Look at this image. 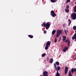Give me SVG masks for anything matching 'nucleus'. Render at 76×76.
I'll return each instance as SVG.
<instances>
[{"mask_svg":"<svg viewBox=\"0 0 76 76\" xmlns=\"http://www.w3.org/2000/svg\"><path fill=\"white\" fill-rule=\"evenodd\" d=\"M65 42H68V45H69L70 44V42L69 40L66 39L65 41Z\"/></svg>","mask_w":76,"mask_h":76,"instance_id":"2eb2a0df","label":"nucleus"},{"mask_svg":"<svg viewBox=\"0 0 76 76\" xmlns=\"http://www.w3.org/2000/svg\"><path fill=\"white\" fill-rule=\"evenodd\" d=\"M72 39H75V41H76V33L75 34L74 37L72 38Z\"/></svg>","mask_w":76,"mask_h":76,"instance_id":"0eeeda50","label":"nucleus"},{"mask_svg":"<svg viewBox=\"0 0 76 76\" xmlns=\"http://www.w3.org/2000/svg\"><path fill=\"white\" fill-rule=\"evenodd\" d=\"M41 76H43L42 75H41Z\"/></svg>","mask_w":76,"mask_h":76,"instance_id":"e433bc0d","label":"nucleus"},{"mask_svg":"<svg viewBox=\"0 0 76 76\" xmlns=\"http://www.w3.org/2000/svg\"><path fill=\"white\" fill-rule=\"evenodd\" d=\"M45 23H43L42 24V26H43L44 27H45Z\"/></svg>","mask_w":76,"mask_h":76,"instance_id":"412c9836","label":"nucleus"},{"mask_svg":"<svg viewBox=\"0 0 76 76\" xmlns=\"http://www.w3.org/2000/svg\"><path fill=\"white\" fill-rule=\"evenodd\" d=\"M51 2L52 3H55L57 1V0H50Z\"/></svg>","mask_w":76,"mask_h":76,"instance_id":"f8f14e48","label":"nucleus"},{"mask_svg":"<svg viewBox=\"0 0 76 76\" xmlns=\"http://www.w3.org/2000/svg\"><path fill=\"white\" fill-rule=\"evenodd\" d=\"M60 67L58 66L57 68V70L58 71L60 70Z\"/></svg>","mask_w":76,"mask_h":76,"instance_id":"bb28decb","label":"nucleus"},{"mask_svg":"<svg viewBox=\"0 0 76 76\" xmlns=\"http://www.w3.org/2000/svg\"><path fill=\"white\" fill-rule=\"evenodd\" d=\"M69 76H72V72L71 71H69Z\"/></svg>","mask_w":76,"mask_h":76,"instance_id":"dca6fc26","label":"nucleus"},{"mask_svg":"<svg viewBox=\"0 0 76 76\" xmlns=\"http://www.w3.org/2000/svg\"><path fill=\"white\" fill-rule=\"evenodd\" d=\"M54 67H55V68H56V69L57 67H56V64H54Z\"/></svg>","mask_w":76,"mask_h":76,"instance_id":"2f4dec72","label":"nucleus"},{"mask_svg":"<svg viewBox=\"0 0 76 76\" xmlns=\"http://www.w3.org/2000/svg\"><path fill=\"white\" fill-rule=\"evenodd\" d=\"M68 26H70V23H71V20L70 19H69L68 20Z\"/></svg>","mask_w":76,"mask_h":76,"instance_id":"9d476101","label":"nucleus"},{"mask_svg":"<svg viewBox=\"0 0 76 76\" xmlns=\"http://www.w3.org/2000/svg\"><path fill=\"white\" fill-rule=\"evenodd\" d=\"M71 72L72 73H73L74 72H76V69L75 68L74 69H73V68H72L71 69Z\"/></svg>","mask_w":76,"mask_h":76,"instance_id":"1a4fd4ad","label":"nucleus"},{"mask_svg":"<svg viewBox=\"0 0 76 76\" xmlns=\"http://www.w3.org/2000/svg\"><path fill=\"white\" fill-rule=\"evenodd\" d=\"M59 39H61V37H60L59 38Z\"/></svg>","mask_w":76,"mask_h":76,"instance_id":"c9c22d12","label":"nucleus"},{"mask_svg":"<svg viewBox=\"0 0 76 76\" xmlns=\"http://www.w3.org/2000/svg\"><path fill=\"white\" fill-rule=\"evenodd\" d=\"M56 30H53L52 32V34H53V35H54L55 33H56Z\"/></svg>","mask_w":76,"mask_h":76,"instance_id":"4468645a","label":"nucleus"},{"mask_svg":"<svg viewBox=\"0 0 76 76\" xmlns=\"http://www.w3.org/2000/svg\"><path fill=\"white\" fill-rule=\"evenodd\" d=\"M65 12H66V13H69V10L68 9H65Z\"/></svg>","mask_w":76,"mask_h":76,"instance_id":"ddd939ff","label":"nucleus"},{"mask_svg":"<svg viewBox=\"0 0 76 76\" xmlns=\"http://www.w3.org/2000/svg\"><path fill=\"white\" fill-rule=\"evenodd\" d=\"M50 41L46 43V45L48 46H49V45H50Z\"/></svg>","mask_w":76,"mask_h":76,"instance_id":"9b49d317","label":"nucleus"},{"mask_svg":"<svg viewBox=\"0 0 76 76\" xmlns=\"http://www.w3.org/2000/svg\"><path fill=\"white\" fill-rule=\"evenodd\" d=\"M73 29H74V30H75L76 29V26H74L73 27Z\"/></svg>","mask_w":76,"mask_h":76,"instance_id":"cd10ccee","label":"nucleus"},{"mask_svg":"<svg viewBox=\"0 0 76 76\" xmlns=\"http://www.w3.org/2000/svg\"><path fill=\"white\" fill-rule=\"evenodd\" d=\"M70 0H67L66 1V3L67 4L69 2H70Z\"/></svg>","mask_w":76,"mask_h":76,"instance_id":"5701e85b","label":"nucleus"},{"mask_svg":"<svg viewBox=\"0 0 76 76\" xmlns=\"http://www.w3.org/2000/svg\"><path fill=\"white\" fill-rule=\"evenodd\" d=\"M71 17L73 20H75L76 19V13H73L71 15Z\"/></svg>","mask_w":76,"mask_h":76,"instance_id":"f03ea898","label":"nucleus"},{"mask_svg":"<svg viewBox=\"0 0 76 76\" xmlns=\"http://www.w3.org/2000/svg\"><path fill=\"white\" fill-rule=\"evenodd\" d=\"M67 72H68V67H66L65 69V75H66V74L67 73Z\"/></svg>","mask_w":76,"mask_h":76,"instance_id":"39448f33","label":"nucleus"},{"mask_svg":"<svg viewBox=\"0 0 76 76\" xmlns=\"http://www.w3.org/2000/svg\"><path fill=\"white\" fill-rule=\"evenodd\" d=\"M28 37H29L30 38H32L33 37V36L32 35H28Z\"/></svg>","mask_w":76,"mask_h":76,"instance_id":"6ab92c4d","label":"nucleus"},{"mask_svg":"<svg viewBox=\"0 0 76 76\" xmlns=\"http://www.w3.org/2000/svg\"><path fill=\"white\" fill-rule=\"evenodd\" d=\"M64 48L65 50H67L68 49V47H65Z\"/></svg>","mask_w":76,"mask_h":76,"instance_id":"473e14b6","label":"nucleus"},{"mask_svg":"<svg viewBox=\"0 0 76 76\" xmlns=\"http://www.w3.org/2000/svg\"><path fill=\"white\" fill-rule=\"evenodd\" d=\"M51 15L53 17H55L57 15L56 13H54V11L52 10L51 12Z\"/></svg>","mask_w":76,"mask_h":76,"instance_id":"20e7f679","label":"nucleus"},{"mask_svg":"<svg viewBox=\"0 0 76 76\" xmlns=\"http://www.w3.org/2000/svg\"><path fill=\"white\" fill-rule=\"evenodd\" d=\"M65 31V32L66 33V34H67V32H68L67 30H64Z\"/></svg>","mask_w":76,"mask_h":76,"instance_id":"c756f323","label":"nucleus"},{"mask_svg":"<svg viewBox=\"0 0 76 76\" xmlns=\"http://www.w3.org/2000/svg\"><path fill=\"white\" fill-rule=\"evenodd\" d=\"M54 41V42H55V43H56V42H57V39L56 38H55Z\"/></svg>","mask_w":76,"mask_h":76,"instance_id":"aec40b11","label":"nucleus"},{"mask_svg":"<svg viewBox=\"0 0 76 76\" xmlns=\"http://www.w3.org/2000/svg\"><path fill=\"white\" fill-rule=\"evenodd\" d=\"M61 33H62V30H57V34L56 37H59Z\"/></svg>","mask_w":76,"mask_h":76,"instance_id":"f257e3e1","label":"nucleus"},{"mask_svg":"<svg viewBox=\"0 0 76 76\" xmlns=\"http://www.w3.org/2000/svg\"><path fill=\"white\" fill-rule=\"evenodd\" d=\"M74 12L75 13L76 12V5L75 7V8H74Z\"/></svg>","mask_w":76,"mask_h":76,"instance_id":"393cba45","label":"nucleus"},{"mask_svg":"<svg viewBox=\"0 0 76 76\" xmlns=\"http://www.w3.org/2000/svg\"><path fill=\"white\" fill-rule=\"evenodd\" d=\"M66 9H69V5H67L66 7Z\"/></svg>","mask_w":76,"mask_h":76,"instance_id":"7c9ffc66","label":"nucleus"},{"mask_svg":"<svg viewBox=\"0 0 76 76\" xmlns=\"http://www.w3.org/2000/svg\"><path fill=\"white\" fill-rule=\"evenodd\" d=\"M46 55V54H45V53H43L42 56V57H44V56H45V55Z\"/></svg>","mask_w":76,"mask_h":76,"instance_id":"b1692460","label":"nucleus"},{"mask_svg":"<svg viewBox=\"0 0 76 76\" xmlns=\"http://www.w3.org/2000/svg\"><path fill=\"white\" fill-rule=\"evenodd\" d=\"M45 49L46 50H47V49H48V46L46 45V46L45 47Z\"/></svg>","mask_w":76,"mask_h":76,"instance_id":"4be33fe9","label":"nucleus"},{"mask_svg":"<svg viewBox=\"0 0 76 76\" xmlns=\"http://www.w3.org/2000/svg\"><path fill=\"white\" fill-rule=\"evenodd\" d=\"M66 25L65 24H63V27H64L65 26H66Z\"/></svg>","mask_w":76,"mask_h":76,"instance_id":"c85d7f7f","label":"nucleus"},{"mask_svg":"<svg viewBox=\"0 0 76 76\" xmlns=\"http://www.w3.org/2000/svg\"><path fill=\"white\" fill-rule=\"evenodd\" d=\"M63 51L64 52H66V50L65 49H64L63 50Z\"/></svg>","mask_w":76,"mask_h":76,"instance_id":"72a5a7b5","label":"nucleus"},{"mask_svg":"<svg viewBox=\"0 0 76 76\" xmlns=\"http://www.w3.org/2000/svg\"><path fill=\"white\" fill-rule=\"evenodd\" d=\"M56 65H59V62H56Z\"/></svg>","mask_w":76,"mask_h":76,"instance_id":"a878e982","label":"nucleus"},{"mask_svg":"<svg viewBox=\"0 0 76 76\" xmlns=\"http://www.w3.org/2000/svg\"><path fill=\"white\" fill-rule=\"evenodd\" d=\"M46 32H47V31H46L45 30L44 31V34H45V33H46Z\"/></svg>","mask_w":76,"mask_h":76,"instance_id":"f704fd0d","label":"nucleus"},{"mask_svg":"<svg viewBox=\"0 0 76 76\" xmlns=\"http://www.w3.org/2000/svg\"><path fill=\"white\" fill-rule=\"evenodd\" d=\"M56 76H60V74L58 73V71H57V73L56 75Z\"/></svg>","mask_w":76,"mask_h":76,"instance_id":"a211bd4d","label":"nucleus"},{"mask_svg":"<svg viewBox=\"0 0 76 76\" xmlns=\"http://www.w3.org/2000/svg\"><path fill=\"white\" fill-rule=\"evenodd\" d=\"M62 38H63V41H66V37L64 36H62Z\"/></svg>","mask_w":76,"mask_h":76,"instance_id":"6e6552de","label":"nucleus"},{"mask_svg":"<svg viewBox=\"0 0 76 76\" xmlns=\"http://www.w3.org/2000/svg\"><path fill=\"white\" fill-rule=\"evenodd\" d=\"M43 76H48V72H46V71H45L43 73Z\"/></svg>","mask_w":76,"mask_h":76,"instance_id":"423d86ee","label":"nucleus"},{"mask_svg":"<svg viewBox=\"0 0 76 76\" xmlns=\"http://www.w3.org/2000/svg\"><path fill=\"white\" fill-rule=\"evenodd\" d=\"M53 61V58H51L50 59V63H52Z\"/></svg>","mask_w":76,"mask_h":76,"instance_id":"f3484780","label":"nucleus"},{"mask_svg":"<svg viewBox=\"0 0 76 76\" xmlns=\"http://www.w3.org/2000/svg\"><path fill=\"white\" fill-rule=\"evenodd\" d=\"M45 27L46 28V29H48V28H50V24L49 23V22H47L46 24H45Z\"/></svg>","mask_w":76,"mask_h":76,"instance_id":"7ed1b4c3","label":"nucleus"}]
</instances>
